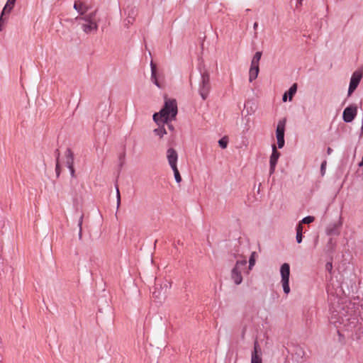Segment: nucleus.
<instances>
[{"label":"nucleus","instance_id":"nucleus-6","mask_svg":"<svg viewBox=\"0 0 363 363\" xmlns=\"http://www.w3.org/2000/svg\"><path fill=\"white\" fill-rule=\"evenodd\" d=\"M286 120L283 118L277 123L276 137L279 148H282L284 145V131Z\"/></svg>","mask_w":363,"mask_h":363},{"label":"nucleus","instance_id":"nucleus-8","mask_svg":"<svg viewBox=\"0 0 363 363\" xmlns=\"http://www.w3.org/2000/svg\"><path fill=\"white\" fill-rule=\"evenodd\" d=\"M357 113V108L356 106H350L347 107L342 114L343 120L347 122L350 123L352 122Z\"/></svg>","mask_w":363,"mask_h":363},{"label":"nucleus","instance_id":"nucleus-30","mask_svg":"<svg viewBox=\"0 0 363 363\" xmlns=\"http://www.w3.org/2000/svg\"><path fill=\"white\" fill-rule=\"evenodd\" d=\"M258 26V23H255L254 24V28L255 29Z\"/></svg>","mask_w":363,"mask_h":363},{"label":"nucleus","instance_id":"nucleus-11","mask_svg":"<svg viewBox=\"0 0 363 363\" xmlns=\"http://www.w3.org/2000/svg\"><path fill=\"white\" fill-rule=\"evenodd\" d=\"M167 157L169 164L172 168L177 167V162L178 160V155L177 151L173 148H169L167 151Z\"/></svg>","mask_w":363,"mask_h":363},{"label":"nucleus","instance_id":"nucleus-13","mask_svg":"<svg viewBox=\"0 0 363 363\" xmlns=\"http://www.w3.org/2000/svg\"><path fill=\"white\" fill-rule=\"evenodd\" d=\"M261 356H262L261 348H260L259 344L257 343V342L256 341L255 342V345H254V350L252 353L251 363H262Z\"/></svg>","mask_w":363,"mask_h":363},{"label":"nucleus","instance_id":"nucleus-29","mask_svg":"<svg viewBox=\"0 0 363 363\" xmlns=\"http://www.w3.org/2000/svg\"><path fill=\"white\" fill-rule=\"evenodd\" d=\"M333 152V150L330 147L328 148V154H330Z\"/></svg>","mask_w":363,"mask_h":363},{"label":"nucleus","instance_id":"nucleus-14","mask_svg":"<svg viewBox=\"0 0 363 363\" xmlns=\"http://www.w3.org/2000/svg\"><path fill=\"white\" fill-rule=\"evenodd\" d=\"M66 163L70 170V173L72 177H74V157L73 153L70 149L66 151Z\"/></svg>","mask_w":363,"mask_h":363},{"label":"nucleus","instance_id":"nucleus-1","mask_svg":"<svg viewBox=\"0 0 363 363\" xmlns=\"http://www.w3.org/2000/svg\"><path fill=\"white\" fill-rule=\"evenodd\" d=\"M177 114V104L175 99H165L164 106L159 113L153 115L154 121L160 125L167 123L175 118Z\"/></svg>","mask_w":363,"mask_h":363},{"label":"nucleus","instance_id":"nucleus-2","mask_svg":"<svg viewBox=\"0 0 363 363\" xmlns=\"http://www.w3.org/2000/svg\"><path fill=\"white\" fill-rule=\"evenodd\" d=\"M96 13L97 10H95L87 16H77L74 18V21L81 25V28L84 33L90 34L97 31L99 25L96 19Z\"/></svg>","mask_w":363,"mask_h":363},{"label":"nucleus","instance_id":"nucleus-31","mask_svg":"<svg viewBox=\"0 0 363 363\" xmlns=\"http://www.w3.org/2000/svg\"><path fill=\"white\" fill-rule=\"evenodd\" d=\"M302 1H303V0H298V4L301 5V4Z\"/></svg>","mask_w":363,"mask_h":363},{"label":"nucleus","instance_id":"nucleus-9","mask_svg":"<svg viewBox=\"0 0 363 363\" xmlns=\"http://www.w3.org/2000/svg\"><path fill=\"white\" fill-rule=\"evenodd\" d=\"M362 77V74L360 72H355L352 74L348 89L349 96L351 95L352 93L357 89Z\"/></svg>","mask_w":363,"mask_h":363},{"label":"nucleus","instance_id":"nucleus-27","mask_svg":"<svg viewBox=\"0 0 363 363\" xmlns=\"http://www.w3.org/2000/svg\"><path fill=\"white\" fill-rule=\"evenodd\" d=\"M78 238L79 240L82 239V235H83V229L79 228L77 231Z\"/></svg>","mask_w":363,"mask_h":363},{"label":"nucleus","instance_id":"nucleus-4","mask_svg":"<svg viewBox=\"0 0 363 363\" xmlns=\"http://www.w3.org/2000/svg\"><path fill=\"white\" fill-rule=\"evenodd\" d=\"M262 57V52H257L254 57H252V60L251 61V65L249 71V80L250 82H252L255 80L259 74V60Z\"/></svg>","mask_w":363,"mask_h":363},{"label":"nucleus","instance_id":"nucleus-15","mask_svg":"<svg viewBox=\"0 0 363 363\" xmlns=\"http://www.w3.org/2000/svg\"><path fill=\"white\" fill-rule=\"evenodd\" d=\"M151 66V80L152 82L159 88H162L161 84H160L157 78V67L156 65L152 61L150 63Z\"/></svg>","mask_w":363,"mask_h":363},{"label":"nucleus","instance_id":"nucleus-24","mask_svg":"<svg viewBox=\"0 0 363 363\" xmlns=\"http://www.w3.org/2000/svg\"><path fill=\"white\" fill-rule=\"evenodd\" d=\"M116 197H117V206L118 207L121 203V194L118 189V187L116 186Z\"/></svg>","mask_w":363,"mask_h":363},{"label":"nucleus","instance_id":"nucleus-5","mask_svg":"<svg viewBox=\"0 0 363 363\" xmlns=\"http://www.w3.org/2000/svg\"><path fill=\"white\" fill-rule=\"evenodd\" d=\"M281 277V284L285 294H288L290 292L289 287V275H290V266L288 263H284L281 265L280 269Z\"/></svg>","mask_w":363,"mask_h":363},{"label":"nucleus","instance_id":"nucleus-12","mask_svg":"<svg viewBox=\"0 0 363 363\" xmlns=\"http://www.w3.org/2000/svg\"><path fill=\"white\" fill-rule=\"evenodd\" d=\"M279 156H280V153L277 151L275 145H272V153L271 155L270 160H269L270 174L274 173Z\"/></svg>","mask_w":363,"mask_h":363},{"label":"nucleus","instance_id":"nucleus-23","mask_svg":"<svg viewBox=\"0 0 363 363\" xmlns=\"http://www.w3.org/2000/svg\"><path fill=\"white\" fill-rule=\"evenodd\" d=\"M219 145L222 148H225L227 147V137L224 136L218 141Z\"/></svg>","mask_w":363,"mask_h":363},{"label":"nucleus","instance_id":"nucleus-25","mask_svg":"<svg viewBox=\"0 0 363 363\" xmlns=\"http://www.w3.org/2000/svg\"><path fill=\"white\" fill-rule=\"evenodd\" d=\"M16 1V0H7L6 5L7 6V7L11 6V8L13 9V7L15 6Z\"/></svg>","mask_w":363,"mask_h":363},{"label":"nucleus","instance_id":"nucleus-26","mask_svg":"<svg viewBox=\"0 0 363 363\" xmlns=\"http://www.w3.org/2000/svg\"><path fill=\"white\" fill-rule=\"evenodd\" d=\"M326 164H327L326 161H323L321 164L320 172H321L322 175L325 174Z\"/></svg>","mask_w":363,"mask_h":363},{"label":"nucleus","instance_id":"nucleus-22","mask_svg":"<svg viewBox=\"0 0 363 363\" xmlns=\"http://www.w3.org/2000/svg\"><path fill=\"white\" fill-rule=\"evenodd\" d=\"M172 170L174 172V177H175L177 182L179 183L182 181V177H181V175L178 170V168L177 167L172 168Z\"/></svg>","mask_w":363,"mask_h":363},{"label":"nucleus","instance_id":"nucleus-20","mask_svg":"<svg viewBox=\"0 0 363 363\" xmlns=\"http://www.w3.org/2000/svg\"><path fill=\"white\" fill-rule=\"evenodd\" d=\"M314 220L313 216H307L303 218L298 223L297 227H301L302 224H310Z\"/></svg>","mask_w":363,"mask_h":363},{"label":"nucleus","instance_id":"nucleus-21","mask_svg":"<svg viewBox=\"0 0 363 363\" xmlns=\"http://www.w3.org/2000/svg\"><path fill=\"white\" fill-rule=\"evenodd\" d=\"M257 257V253L255 252H253L251 254L250 260H249V269H251V268L255 265V258Z\"/></svg>","mask_w":363,"mask_h":363},{"label":"nucleus","instance_id":"nucleus-17","mask_svg":"<svg viewBox=\"0 0 363 363\" xmlns=\"http://www.w3.org/2000/svg\"><path fill=\"white\" fill-rule=\"evenodd\" d=\"M12 9H13V8H11V6L7 7L6 5L4 6V7L2 10V12L1 13V16H0V31L2 30L1 26L4 23V22L6 21V18H4V16L6 14L10 13L11 11H12Z\"/></svg>","mask_w":363,"mask_h":363},{"label":"nucleus","instance_id":"nucleus-18","mask_svg":"<svg viewBox=\"0 0 363 363\" xmlns=\"http://www.w3.org/2000/svg\"><path fill=\"white\" fill-rule=\"evenodd\" d=\"M296 241L298 243H301L302 241L303 234L306 233V230H303V228H296Z\"/></svg>","mask_w":363,"mask_h":363},{"label":"nucleus","instance_id":"nucleus-28","mask_svg":"<svg viewBox=\"0 0 363 363\" xmlns=\"http://www.w3.org/2000/svg\"><path fill=\"white\" fill-rule=\"evenodd\" d=\"M55 170H56V174H57V176L59 177L60 174V165H59V163L58 162H57L56 164V168H55Z\"/></svg>","mask_w":363,"mask_h":363},{"label":"nucleus","instance_id":"nucleus-10","mask_svg":"<svg viewBox=\"0 0 363 363\" xmlns=\"http://www.w3.org/2000/svg\"><path fill=\"white\" fill-rule=\"evenodd\" d=\"M74 9L79 13V16H87L86 13L90 9V6L86 2L76 1L74 4Z\"/></svg>","mask_w":363,"mask_h":363},{"label":"nucleus","instance_id":"nucleus-7","mask_svg":"<svg viewBox=\"0 0 363 363\" xmlns=\"http://www.w3.org/2000/svg\"><path fill=\"white\" fill-rule=\"evenodd\" d=\"M210 89L209 77L208 74H202V82L199 87V93L203 99H206Z\"/></svg>","mask_w":363,"mask_h":363},{"label":"nucleus","instance_id":"nucleus-16","mask_svg":"<svg viewBox=\"0 0 363 363\" xmlns=\"http://www.w3.org/2000/svg\"><path fill=\"white\" fill-rule=\"evenodd\" d=\"M296 90H297V84H294L291 87L290 89H289V91L286 93H284V94L283 95V98H282V100L285 102L287 100V97L289 96V99L290 101L292 100V98L293 96H294V94H296Z\"/></svg>","mask_w":363,"mask_h":363},{"label":"nucleus","instance_id":"nucleus-19","mask_svg":"<svg viewBox=\"0 0 363 363\" xmlns=\"http://www.w3.org/2000/svg\"><path fill=\"white\" fill-rule=\"evenodd\" d=\"M154 133L156 135H158L160 138H162L165 134H167V131L164 126L155 128L154 130Z\"/></svg>","mask_w":363,"mask_h":363},{"label":"nucleus","instance_id":"nucleus-3","mask_svg":"<svg viewBox=\"0 0 363 363\" xmlns=\"http://www.w3.org/2000/svg\"><path fill=\"white\" fill-rule=\"evenodd\" d=\"M247 264L246 259L238 261L235 267L232 270L231 278L235 284H240L242 281V272L245 269Z\"/></svg>","mask_w":363,"mask_h":363}]
</instances>
